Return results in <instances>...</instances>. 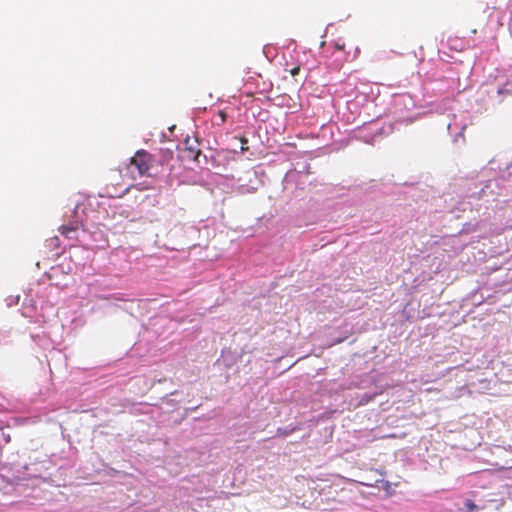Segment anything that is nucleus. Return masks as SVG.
<instances>
[{
    "mask_svg": "<svg viewBox=\"0 0 512 512\" xmlns=\"http://www.w3.org/2000/svg\"><path fill=\"white\" fill-rule=\"evenodd\" d=\"M184 146V151L188 153L187 157L192 158L194 161H198V157L201 155V150L198 148L197 140L191 141L190 138H186Z\"/></svg>",
    "mask_w": 512,
    "mask_h": 512,
    "instance_id": "nucleus-2",
    "label": "nucleus"
},
{
    "mask_svg": "<svg viewBox=\"0 0 512 512\" xmlns=\"http://www.w3.org/2000/svg\"><path fill=\"white\" fill-rule=\"evenodd\" d=\"M152 163V155L144 150L137 151L130 161L131 166L137 169L140 176L150 175L149 170Z\"/></svg>",
    "mask_w": 512,
    "mask_h": 512,
    "instance_id": "nucleus-1",
    "label": "nucleus"
},
{
    "mask_svg": "<svg viewBox=\"0 0 512 512\" xmlns=\"http://www.w3.org/2000/svg\"><path fill=\"white\" fill-rule=\"evenodd\" d=\"M242 144H243V146H246V144H247V140L243 138V139H242Z\"/></svg>",
    "mask_w": 512,
    "mask_h": 512,
    "instance_id": "nucleus-10",
    "label": "nucleus"
},
{
    "mask_svg": "<svg viewBox=\"0 0 512 512\" xmlns=\"http://www.w3.org/2000/svg\"><path fill=\"white\" fill-rule=\"evenodd\" d=\"M299 72H300V67H299V66L294 67V68H292V69L290 70V74H291V76H293V77H294V76H296V75H298V74H299Z\"/></svg>",
    "mask_w": 512,
    "mask_h": 512,
    "instance_id": "nucleus-7",
    "label": "nucleus"
},
{
    "mask_svg": "<svg viewBox=\"0 0 512 512\" xmlns=\"http://www.w3.org/2000/svg\"><path fill=\"white\" fill-rule=\"evenodd\" d=\"M378 482L381 484L378 487L385 490L387 492V494L390 495L391 494V483L386 480H379Z\"/></svg>",
    "mask_w": 512,
    "mask_h": 512,
    "instance_id": "nucleus-6",
    "label": "nucleus"
},
{
    "mask_svg": "<svg viewBox=\"0 0 512 512\" xmlns=\"http://www.w3.org/2000/svg\"><path fill=\"white\" fill-rule=\"evenodd\" d=\"M79 225L77 223H70L67 225H62L59 228L60 233L68 238V239H74L76 236V233L78 231Z\"/></svg>",
    "mask_w": 512,
    "mask_h": 512,
    "instance_id": "nucleus-3",
    "label": "nucleus"
},
{
    "mask_svg": "<svg viewBox=\"0 0 512 512\" xmlns=\"http://www.w3.org/2000/svg\"><path fill=\"white\" fill-rule=\"evenodd\" d=\"M464 506L468 512H476L479 509V507L471 499H467L464 503Z\"/></svg>",
    "mask_w": 512,
    "mask_h": 512,
    "instance_id": "nucleus-5",
    "label": "nucleus"
},
{
    "mask_svg": "<svg viewBox=\"0 0 512 512\" xmlns=\"http://www.w3.org/2000/svg\"><path fill=\"white\" fill-rule=\"evenodd\" d=\"M242 144H243V146H246V144H247V140L243 138V139H242Z\"/></svg>",
    "mask_w": 512,
    "mask_h": 512,
    "instance_id": "nucleus-11",
    "label": "nucleus"
},
{
    "mask_svg": "<svg viewBox=\"0 0 512 512\" xmlns=\"http://www.w3.org/2000/svg\"><path fill=\"white\" fill-rule=\"evenodd\" d=\"M374 397H375V395H371L368 393L362 394L359 397L358 406L368 404L369 402H371L374 399Z\"/></svg>",
    "mask_w": 512,
    "mask_h": 512,
    "instance_id": "nucleus-4",
    "label": "nucleus"
},
{
    "mask_svg": "<svg viewBox=\"0 0 512 512\" xmlns=\"http://www.w3.org/2000/svg\"><path fill=\"white\" fill-rule=\"evenodd\" d=\"M219 116H220V118H221V121H222V122H225V120H226V114H225V112L220 111V112H219Z\"/></svg>",
    "mask_w": 512,
    "mask_h": 512,
    "instance_id": "nucleus-9",
    "label": "nucleus"
},
{
    "mask_svg": "<svg viewBox=\"0 0 512 512\" xmlns=\"http://www.w3.org/2000/svg\"><path fill=\"white\" fill-rule=\"evenodd\" d=\"M128 191V188H125V190L122 192V194H125Z\"/></svg>",
    "mask_w": 512,
    "mask_h": 512,
    "instance_id": "nucleus-12",
    "label": "nucleus"
},
{
    "mask_svg": "<svg viewBox=\"0 0 512 512\" xmlns=\"http://www.w3.org/2000/svg\"><path fill=\"white\" fill-rule=\"evenodd\" d=\"M344 47H345V44H344V43H339V42H336V43H335V48H336L337 50H343V49H344Z\"/></svg>",
    "mask_w": 512,
    "mask_h": 512,
    "instance_id": "nucleus-8",
    "label": "nucleus"
}]
</instances>
